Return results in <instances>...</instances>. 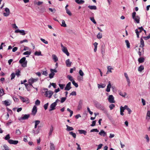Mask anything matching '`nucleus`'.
<instances>
[{
  "label": "nucleus",
  "instance_id": "obj_1",
  "mask_svg": "<svg viewBox=\"0 0 150 150\" xmlns=\"http://www.w3.org/2000/svg\"><path fill=\"white\" fill-rule=\"evenodd\" d=\"M19 63L21 64V66L24 67H27V61L26 60V58L24 57L22 58L19 61Z\"/></svg>",
  "mask_w": 150,
  "mask_h": 150
},
{
  "label": "nucleus",
  "instance_id": "obj_2",
  "mask_svg": "<svg viewBox=\"0 0 150 150\" xmlns=\"http://www.w3.org/2000/svg\"><path fill=\"white\" fill-rule=\"evenodd\" d=\"M136 13L133 12L132 13V18L137 23H139L140 17L138 16H136Z\"/></svg>",
  "mask_w": 150,
  "mask_h": 150
},
{
  "label": "nucleus",
  "instance_id": "obj_3",
  "mask_svg": "<svg viewBox=\"0 0 150 150\" xmlns=\"http://www.w3.org/2000/svg\"><path fill=\"white\" fill-rule=\"evenodd\" d=\"M46 90H47V89H46ZM53 94V92L51 91H47L45 92V95L47 97H48L49 98H51Z\"/></svg>",
  "mask_w": 150,
  "mask_h": 150
},
{
  "label": "nucleus",
  "instance_id": "obj_4",
  "mask_svg": "<svg viewBox=\"0 0 150 150\" xmlns=\"http://www.w3.org/2000/svg\"><path fill=\"white\" fill-rule=\"evenodd\" d=\"M38 80V78H36L35 79L33 78H31L28 80V83L29 85L31 86L33 88H35L33 86L32 84L37 81Z\"/></svg>",
  "mask_w": 150,
  "mask_h": 150
},
{
  "label": "nucleus",
  "instance_id": "obj_5",
  "mask_svg": "<svg viewBox=\"0 0 150 150\" xmlns=\"http://www.w3.org/2000/svg\"><path fill=\"white\" fill-rule=\"evenodd\" d=\"M61 46L62 47V50L63 52L65 53L67 56H69V53L68 51L67 48L63 46L62 44H61Z\"/></svg>",
  "mask_w": 150,
  "mask_h": 150
},
{
  "label": "nucleus",
  "instance_id": "obj_6",
  "mask_svg": "<svg viewBox=\"0 0 150 150\" xmlns=\"http://www.w3.org/2000/svg\"><path fill=\"white\" fill-rule=\"evenodd\" d=\"M96 106L97 108L102 110L105 111V107L99 103H97L96 104Z\"/></svg>",
  "mask_w": 150,
  "mask_h": 150
},
{
  "label": "nucleus",
  "instance_id": "obj_7",
  "mask_svg": "<svg viewBox=\"0 0 150 150\" xmlns=\"http://www.w3.org/2000/svg\"><path fill=\"white\" fill-rule=\"evenodd\" d=\"M138 29L139 30V31L137 29H136L135 31V33H136L137 37L138 38H139V33H141L142 30H144V29L142 27H141L138 28Z\"/></svg>",
  "mask_w": 150,
  "mask_h": 150
},
{
  "label": "nucleus",
  "instance_id": "obj_8",
  "mask_svg": "<svg viewBox=\"0 0 150 150\" xmlns=\"http://www.w3.org/2000/svg\"><path fill=\"white\" fill-rule=\"evenodd\" d=\"M108 99L109 102L110 103H114L115 102L114 98L112 95H109Z\"/></svg>",
  "mask_w": 150,
  "mask_h": 150
},
{
  "label": "nucleus",
  "instance_id": "obj_9",
  "mask_svg": "<svg viewBox=\"0 0 150 150\" xmlns=\"http://www.w3.org/2000/svg\"><path fill=\"white\" fill-rule=\"evenodd\" d=\"M5 11L6 13H4L3 15L4 16L7 17L10 14V11L9 8H6L5 9Z\"/></svg>",
  "mask_w": 150,
  "mask_h": 150
},
{
  "label": "nucleus",
  "instance_id": "obj_10",
  "mask_svg": "<svg viewBox=\"0 0 150 150\" xmlns=\"http://www.w3.org/2000/svg\"><path fill=\"white\" fill-rule=\"evenodd\" d=\"M8 142L10 144L14 145L18 143V140H13L11 139L8 140Z\"/></svg>",
  "mask_w": 150,
  "mask_h": 150
},
{
  "label": "nucleus",
  "instance_id": "obj_11",
  "mask_svg": "<svg viewBox=\"0 0 150 150\" xmlns=\"http://www.w3.org/2000/svg\"><path fill=\"white\" fill-rule=\"evenodd\" d=\"M57 105V104L55 103H52L50 105V109H49V111H50L54 110L55 109V107Z\"/></svg>",
  "mask_w": 150,
  "mask_h": 150
},
{
  "label": "nucleus",
  "instance_id": "obj_12",
  "mask_svg": "<svg viewBox=\"0 0 150 150\" xmlns=\"http://www.w3.org/2000/svg\"><path fill=\"white\" fill-rule=\"evenodd\" d=\"M71 83L70 82H69L66 86V87L64 88V90L66 91H69L71 88Z\"/></svg>",
  "mask_w": 150,
  "mask_h": 150
},
{
  "label": "nucleus",
  "instance_id": "obj_13",
  "mask_svg": "<svg viewBox=\"0 0 150 150\" xmlns=\"http://www.w3.org/2000/svg\"><path fill=\"white\" fill-rule=\"evenodd\" d=\"M124 76L126 78L127 81V82L128 85L129 86H130V81L129 78L126 72H125L124 73Z\"/></svg>",
  "mask_w": 150,
  "mask_h": 150
},
{
  "label": "nucleus",
  "instance_id": "obj_14",
  "mask_svg": "<svg viewBox=\"0 0 150 150\" xmlns=\"http://www.w3.org/2000/svg\"><path fill=\"white\" fill-rule=\"evenodd\" d=\"M65 63L66 66L67 67H69L71 66L72 64V62L70 61L69 59H68L66 60Z\"/></svg>",
  "mask_w": 150,
  "mask_h": 150
},
{
  "label": "nucleus",
  "instance_id": "obj_15",
  "mask_svg": "<svg viewBox=\"0 0 150 150\" xmlns=\"http://www.w3.org/2000/svg\"><path fill=\"white\" fill-rule=\"evenodd\" d=\"M30 117V115L29 114H25L23 117H22L19 119V120L22 119L23 120H26L28 119Z\"/></svg>",
  "mask_w": 150,
  "mask_h": 150
},
{
  "label": "nucleus",
  "instance_id": "obj_16",
  "mask_svg": "<svg viewBox=\"0 0 150 150\" xmlns=\"http://www.w3.org/2000/svg\"><path fill=\"white\" fill-rule=\"evenodd\" d=\"M37 111V109L36 106L34 105L32 110V114L33 115H35Z\"/></svg>",
  "mask_w": 150,
  "mask_h": 150
},
{
  "label": "nucleus",
  "instance_id": "obj_17",
  "mask_svg": "<svg viewBox=\"0 0 150 150\" xmlns=\"http://www.w3.org/2000/svg\"><path fill=\"white\" fill-rule=\"evenodd\" d=\"M40 129L38 127L36 129H33L32 131V132L34 134V135L38 134L40 132Z\"/></svg>",
  "mask_w": 150,
  "mask_h": 150
},
{
  "label": "nucleus",
  "instance_id": "obj_18",
  "mask_svg": "<svg viewBox=\"0 0 150 150\" xmlns=\"http://www.w3.org/2000/svg\"><path fill=\"white\" fill-rule=\"evenodd\" d=\"M19 97L20 99L22 100V101L23 102H27V103H29V101H28L29 100L27 98H25L24 97H22L21 96H19Z\"/></svg>",
  "mask_w": 150,
  "mask_h": 150
},
{
  "label": "nucleus",
  "instance_id": "obj_19",
  "mask_svg": "<svg viewBox=\"0 0 150 150\" xmlns=\"http://www.w3.org/2000/svg\"><path fill=\"white\" fill-rule=\"evenodd\" d=\"M40 121L39 120H36L33 122L35 123L34 129H35L37 127V126L40 123Z\"/></svg>",
  "mask_w": 150,
  "mask_h": 150
},
{
  "label": "nucleus",
  "instance_id": "obj_20",
  "mask_svg": "<svg viewBox=\"0 0 150 150\" xmlns=\"http://www.w3.org/2000/svg\"><path fill=\"white\" fill-rule=\"evenodd\" d=\"M99 134L100 136L105 137L106 135V133L103 130H101L100 131L99 133Z\"/></svg>",
  "mask_w": 150,
  "mask_h": 150
},
{
  "label": "nucleus",
  "instance_id": "obj_21",
  "mask_svg": "<svg viewBox=\"0 0 150 150\" xmlns=\"http://www.w3.org/2000/svg\"><path fill=\"white\" fill-rule=\"evenodd\" d=\"M111 87V83L110 81L108 82V84L107 86V88L106 90V91L108 92H109L110 91V89Z\"/></svg>",
  "mask_w": 150,
  "mask_h": 150
},
{
  "label": "nucleus",
  "instance_id": "obj_22",
  "mask_svg": "<svg viewBox=\"0 0 150 150\" xmlns=\"http://www.w3.org/2000/svg\"><path fill=\"white\" fill-rule=\"evenodd\" d=\"M82 102L80 100L79 101V105L78 106V108L77 109V110H81L82 108Z\"/></svg>",
  "mask_w": 150,
  "mask_h": 150
},
{
  "label": "nucleus",
  "instance_id": "obj_23",
  "mask_svg": "<svg viewBox=\"0 0 150 150\" xmlns=\"http://www.w3.org/2000/svg\"><path fill=\"white\" fill-rule=\"evenodd\" d=\"M107 68L108 69V70L107 72L106 73V74H108L109 72L112 73V71H111L112 70H113V69L112 67H111V66H108L107 67Z\"/></svg>",
  "mask_w": 150,
  "mask_h": 150
},
{
  "label": "nucleus",
  "instance_id": "obj_24",
  "mask_svg": "<svg viewBox=\"0 0 150 150\" xmlns=\"http://www.w3.org/2000/svg\"><path fill=\"white\" fill-rule=\"evenodd\" d=\"M3 103L6 106H8L11 104V103L8 100H5L2 101Z\"/></svg>",
  "mask_w": 150,
  "mask_h": 150
},
{
  "label": "nucleus",
  "instance_id": "obj_25",
  "mask_svg": "<svg viewBox=\"0 0 150 150\" xmlns=\"http://www.w3.org/2000/svg\"><path fill=\"white\" fill-rule=\"evenodd\" d=\"M75 1L77 4H83L85 2L83 0H75Z\"/></svg>",
  "mask_w": 150,
  "mask_h": 150
},
{
  "label": "nucleus",
  "instance_id": "obj_26",
  "mask_svg": "<svg viewBox=\"0 0 150 150\" xmlns=\"http://www.w3.org/2000/svg\"><path fill=\"white\" fill-rule=\"evenodd\" d=\"M50 150H55V146L53 143H50Z\"/></svg>",
  "mask_w": 150,
  "mask_h": 150
},
{
  "label": "nucleus",
  "instance_id": "obj_27",
  "mask_svg": "<svg viewBox=\"0 0 150 150\" xmlns=\"http://www.w3.org/2000/svg\"><path fill=\"white\" fill-rule=\"evenodd\" d=\"M119 95L124 97H125L127 95V93H122L120 91H119Z\"/></svg>",
  "mask_w": 150,
  "mask_h": 150
},
{
  "label": "nucleus",
  "instance_id": "obj_28",
  "mask_svg": "<svg viewBox=\"0 0 150 150\" xmlns=\"http://www.w3.org/2000/svg\"><path fill=\"white\" fill-rule=\"evenodd\" d=\"M144 42L143 39L142 38H141L140 40V45L139 46L140 47H143L144 46Z\"/></svg>",
  "mask_w": 150,
  "mask_h": 150
},
{
  "label": "nucleus",
  "instance_id": "obj_29",
  "mask_svg": "<svg viewBox=\"0 0 150 150\" xmlns=\"http://www.w3.org/2000/svg\"><path fill=\"white\" fill-rule=\"evenodd\" d=\"M66 127H67L66 130L67 131H70L73 130H74L73 128L72 127H70L67 125H66Z\"/></svg>",
  "mask_w": 150,
  "mask_h": 150
},
{
  "label": "nucleus",
  "instance_id": "obj_30",
  "mask_svg": "<svg viewBox=\"0 0 150 150\" xmlns=\"http://www.w3.org/2000/svg\"><path fill=\"white\" fill-rule=\"evenodd\" d=\"M88 7L91 10H96L97 9V7L96 6H89Z\"/></svg>",
  "mask_w": 150,
  "mask_h": 150
},
{
  "label": "nucleus",
  "instance_id": "obj_31",
  "mask_svg": "<svg viewBox=\"0 0 150 150\" xmlns=\"http://www.w3.org/2000/svg\"><path fill=\"white\" fill-rule=\"evenodd\" d=\"M52 57L53 59L54 60V62H56L58 61V58L55 54H53L52 55Z\"/></svg>",
  "mask_w": 150,
  "mask_h": 150
},
{
  "label": "nucleus",
  "instance_id": "obj_32",
  "mask_svg": "<svg viewBox=\"0 0 150 150\" xmlns=\"http://www.w3.org/2000/svg\"><path fill=\"white\" fill-rule=\"evenodd\" d=\"M120 115L123 116L124 115L123 112H124L125 110L123 108V107L121 106L120 108Z\"/></svg>",
  "mask_w": 150,
  "mask_h": 150
},
{
  "label": "nucleus",
  "instance_id": "obj_33",
  "mask_svg": "<svg viewBox=\"0 0 150 150\" xmlns=\"http://www.w3.org/2000/svg\"><path fill=\"white\" fill-rule=\"evenodd\" d=\"M98 45V43L96 42H95L93 44V45L94 47V51L95 52H96L97 51Z\"/></svg>",
  "mask_w": 150,
  "mask_h": 150
},
{
  "label": "nucleus",
  "instance_id": "obj_34",
  "mask_svg": "<svg viewBox=\"0 0 150 150\" xmlns=\"http://www.w3.org/2000/svg\"><path fill=\"white\" fill-rule=\"evenodd\" d=\"M78 131L80 134H83L84 135H86V134L87 132L86 131L83 130H79Z\"/></svg>",
  "mask_w": 150,
  "mask_h": 150
},
{
  "label": "nucleus",
  "instance_id": "obj_35",
  "mask_svg": "<svg viewBox=\"0 0 150 150\" xmlns=\"http://www.w3.org/2000/svg\"><path fill=\"white\" fill-rule=\"evenodd\" d=\"M144 69V66L142 65H141L139 67L138 71L140 72H142Z\"/></svg>",
  "mask_w": 150,
  "mask_h": 150
},
{
  "label": "nucleus",
  "instance_id": "obj_36",
  "mask_svg": "<svg viewBox=\"0 0 150 150\" xmlns=\"http://www.w3.org/2000/svg\"><path fill=\"white\" fill-rule=\"evenodd\" d=\"M69 134L74 138H75L76 137V134L75 133H74L73 132H69Z\"/></svg>",
  "mask_w": 150,
  "mask_h": 150
},
{
  "label": "nucleus",
  "instance_id": "obj_37",
  "mask_svg": "<svg viewBox=\"0 0 150 150\" xmlns=\"http://www.w3.org/2000/svg\"><path fill=\"white\" fill-rule=\"evenodd\" d=\"M67 78L68 79L71 81L72 82L73 81H74L73 77L70 75H68L67 76Z\"/></svg>",
  "mask_w": 150,
  "mask_h": 150
},
{
  "label": "nucleus",
  "instance_id": "obj_38",
  "mask_svg": "<svg viewBox=\"0 0 150 150\" xmlns=\"http://www.w3.org/2000/svg\"><path fill=\"white\" fill-rule=\"evenodd\" d=\"M144 59L143 57H140L138 59V61L139 63H141L143 62L144 61Z\"/></svg>",
  "mask_w": 150,
  "mask_h": 150
},
{
  "label": "nucleus",
  "instance_id": "obj_39",
  "mask_svg": "<svg viewBox=\"0 0 150 150\" xmlns=\"http://www.w3.org/2000/svg\"><path fill=\"white\" fill-rule=\"evenodd\" d=\"M125 42L126 44L127 47L128 48H130V43L129 41L128 40H125Z\"/></svg>",
  "mask_w": 150,
  "mask_h": 150
},
{
  "label": "nucleus",
  "instance_id": "obj_40",
  "mask_svg": "<svg viewBox=\"0 0 150 150\" xmlns=\"http://www.w3.org/2000/svg\"><path fill=\"white\" fill-rule=\"evenodd\" d=\"M98 88H104L105 86V84H102L101 85H100L99 84H98Z\"/></svg>",
  "mask_w": 150,
  "mask_h": 150
},
{
  "label": "nucleus",
  "instance_id": "obj_41",
  "mask_svg": "<svg viewBox=\"0 0 150 150\" xmlns=\"http://www.w3.org/2000/svg\"><path fill=\"white\" fill-rule=\"evenodd\" d=\"M53 127L52 126L51 127V128L50 130V131L49 132V135H52V133L53 132Z\"/></svg>",
  "mask_w": 150,
  "mask_h": 150
},
{
  "label": "nucleus",
  "instance_id": "obj_42",
  "mask_svg": "<svg viewBox=\"0 0 150 150\" xmlns=\"http://www.w3.org/2000/svg\"><path fill=\"white\" fill-rule=\"evenodd\" d=\"M34 54L35 55L37 56H42L41 52L40 51L39 52L38 51L35 52L34 53Z\"/></svg>",
  "mask_w": 150,
  "mask_h": 150
},
{
  "label": "nucleus",
  "instance_id": "obj_43",
  "mask_svg": "<svg viewBox=\"0 0 150 150\" xmlns=\"http://www.w3.org/2000/svg\"><path fill=\"white\" fill-rule=\"evenodd\" d=\"M31 51H26L25 52H24L23 53V54L24 55H30V54H31Z\"/></svg>",
  "mask_w": 150,
  "mask_h": 150
},
{
  "label": "nucleus",
  "instance_id": "obj_44",
  "mask_svg": "<svg viewBox=\"0 0 150 150\" xmlns=\"http://www.w3.org/2000/svg\"><path fill=\"white\" fill-rule=\"evenodd\" d=\"M61 26L63 27H67V25L65 23V21L63 20L62 21V24L61 25Z\"/></svg>",
  "mask_w": 150,
  "mask_h": 150
},
{
  "label": "nucleus",
  "instance_id": "obj_45",
  "mask_svg": "<svg viewBox=\"0 0 150 150\" xmlns=\"http://www.w3.org/2000/svg\"><path fill=\"white\" fill-rule=\"evenodd\" d=\"M54 74V72H51V73L49 75V76L50 78V79H52V78H53Z\"/></svg>",
  "mask_w": 150,
  "mask_h": 150
},
{
  "label": "nucleus",
  "instance_id": "obj_46",
  "mask_svg": "<svg viewBox=\"0 0 150 150\" xmlns=\"http://www.w3.org/2000/svg\"><path fill=\"white\" fill-rule=\"evenodd\" d=\"M20 71L19 69H18L16 71L15 74L18 77L20 75Z\"/></svg>",
  "mask_w": 150,
  "mask_h": 150
},
{
  "label": "nucleus",
  "instance_id": "obj_47",
  "mask_svg": "<svg viewBox=\"0 0 150 150\" xmlns=\"http://www.w3.org/2000/svg\"><path fill=\"white\" fill-rule=\"evenodd\" d=\"M79 74L82 77H83L84 75V73L81 70H80L79 71Z\"/></svg>",
  "mask_w": 150,
  "mask_h": 150
},
{
  "label": "nucleus",
  "instance_id": "obj_48",
  "mask_svg": "<svg viewBox=\"0 0 150 150\" xmlns=\"http://www.w3.org/2000/svg\"><path fill=\"white\" fill-rule=\"evenodd\" d=\"M40 40L42 42L44 43L45 44H47L48 43V41L46 40L45 39H44L41 38L40 39Z\"/></svg>",
  "mask_w": 150,
  "mask_h": 150
},
{
  "label": "nucleus",
  "instance_id": "obj_49",
  "mask_svg": "<svg viewBox=\"0 0 150 150\" xmlns=\"http://www.w3.org/2000/svg\"><path fill=\"white\" fill-rule=\"evenodd\" d=\"M115 107V105L112 104H110L109 106V107L111 110H112Z\"/></svg>",
  "mask_w": 150,
  "mask_h": 150
},
{
  "label": "nucleus",
  "instance_id": "obj_50",
  "mask_svg": "<svg viewBox=\"0 0 150 150\" xmlns=\"http://www.w3.org/2000/svg\"><path fill=\"white\" fill-rule=\"evenodd\" d=\"M97 38L98 39H100L102 38V34L100 33H99L97 35Z\"/></svg>",
  "mask_w": 150,
  "mask_h": 150
},
{
  "label": "nucleus",
  "instance_id": "obj_51",
  "mask_svg": "<svg viewBox=\"0 0 150 150\" xmlns=\"http://www.w3.org/2000/svg\"><path fill=\"white\" fill-rule=\"evenodd\" d=\"M67 13L68 14L69 16H71V13L70 11L68 9H67L66 10Z\"/></svg>",
  "mask_w": 150,
  "mask_h": 150
},
{
  "label": "nucleus",
  "instance_id": "obj_52",
  "mask_svg": "<svg viewBox=\"0 0 150 150\" xmlns=\"http://www.w3.org/2000/svg\"><path fill=\"white\" fill-rule=\"evenodd\" d=\"M4 90L2 88L0 89V95L1 96H2L4 94Z\"/></svg>",
  "mask_w": 150,
  "mask_h": 150
},
{
  "label": "nucleus",
  "instance_id": "obj_53",
  "mask_svg": "<svg viewBox=\"0 0 150 150\" xmlns=\"http://www.w3.org/2000/svg\"><path fill=\"white\" fill-rule=\"evenodd\" d=\"M72 83L75 86V87L77 88L78 86V84L75 82V81H74L72 82Z\"/></svg>",
  "mask_w": 150,
  "mask_h": 150
},
{
  "label": "nucleus",
  "instance_id": "obj_54",
  "mask_svg": "<svg viewBox=\"0 0 150 150\" xmlns=\"http://www.w3.org/2000/svg\"><path fill=\"white\" fill-rule=\"evenodd\" d=\"M90 19L91 20L94 24H96V21L95 20L94 18L93 17H91L90 18Z\"/></svg>",
  "mask_w": 150,
  "mask_h": 150
},
{
  "label": "nucleus",
  "instance_id": "obj_55",
  "mask_svg": "<svg viewBox=\"0 0 150 150\" xmlns=\"http://www.w3.org/2000/svg\"><path fill=\"white\" fill-rule=\"evenodd\" d=\"M59 86L61 89H63L64 88V86H65V85L64 84H59Z\"/></svg>",
  "mask_w": 150,
  "mask_h": 150
},
{
  "label": "nucleus",
  "instance_id": "obj_56",
  "mask_svg": "<svg viewBox=\"0 0 150 150\" xmlns=\"http://www.w3.org/2000/svg\"><path fill=\"white\" fill-rule=\"evenodd\" d=\"M16 133L17 135H20L21 134V132L19 129H16Z\"/></svg>",
  "mask_w": 150,
  "mask_h": 150
},
{
  "label": "nucleus",
  "instance_id": "obj_57",
  "mask_svg": "<svg viewBox=\"0 0 150 150\" xmlns=\"http://www.w3.org/2000/svg\"><path fill=\"white\" fill-rule=\"evenodd\" d=\"M40 101L38 100H37L35 102V104L36 105H39L40 104Z\"/></svg>",
  "mask_w": 150,
  "mask_h": 150
},
{
  "label": "nucleus",
  "instance_id": "obj_58",
  "mask_svg": "<svg viewBox=\"0 0 150 150\" xmlns=\"http://www.w3.org/2000/svg\"><path fill=\"white\" fill-rule=\"evenodd\" d=\"M10 135L9 134H8L5 137V139L6 140H7L8 139L9 140L10 139H10Z\"/></svg>",
  "mask_w": 150,
  "mask_h": 150
},
{
  "label": "nucleus",
  "instance_id": "obj_59",
  "mask_svg": "<svg viewBox=\"0 0 150 150\" xmlns=\"http://www.w3.org/2000/svg\"><path fill=\"white\" fill-rule=\"evenodd\" d=\"M66 97H62L61 99V103H63L65 101V100H66Z\"/></svg>",
  "mask_w": 150,
  "mask_h": 150
},
{
  "label": "nucleus",
  "instance_id": "obj_60",
  "mask_svg": "<svg viewBox=\"0 0 150 150\" xmlns=\"http://www.w3.org/2000/svg\"><path fill=\"white\" fill-rule=\"evenodd\" d=\"M145 138L146 139L147 142H149V138L147 134L145 135Z\"/></svg>",
  "mask_w": 150,
  "mask_h": 150
},
{
  "label": "nucleus",
  "instance_id": "obj_61",
  "mask_svg": "<svg viewBox=\"0 0 150 150\" xmlns=\"http://www.w3.org/2000/svg\"><path fill=\"white\" fill-rule=\"evenodd\" d=\"M15 74L13 73H12L11 75V79L12 80V79H14V78L15 77Z\"/></svg>",
  "mask_w": 150,
  "mask_h": 150
},
{
  "label": "nucleus",
  "instance_id": "obj_62",
  "mask_svg": "<svg viewBox=\"0 0 150 150\" xmlns=\"http://www.w3.org/2000/svg\"><path fill=\"white\" fill-rule=\"evenodd\" d=\"M4 147L5 149V150H10L9 148L6 145H4Z\"/></svg>",
  "mask_w": 150,
  "mask_h": 150
},
{
  "label": "nucleus",
  "instance_id": "obj_63",
  "mask_svg": "<svg viewBox=\"0 0 150 150\" xmlns=\"http://www.w3.org/2000/svg\"><path fill=\"white\" fill-rule=\"evenodd\" d=\"M48 104V103H47L44 105V107L45 110H46L47 109Z\"/></svg>",
  "mask_w": 150,
  "mask_h": 150
},
{
  "label": "nucleus",
  "instance_id": "obj_64",
  "mask_svg": "<svg viewBox=\"0 0 150 150\" xmlns=\"http://www.w3.org/2000/svg\"><path fill=\"white\" fill-rule=\"evenodd\" d=\"M22 35H25V31L23 30H20V33Z\"/></svg>",
  "mask_w": 150,
  "mask_h": 150
}]
</instances>
